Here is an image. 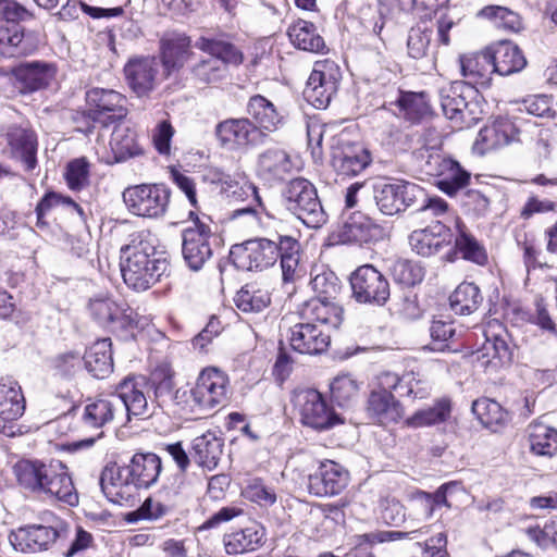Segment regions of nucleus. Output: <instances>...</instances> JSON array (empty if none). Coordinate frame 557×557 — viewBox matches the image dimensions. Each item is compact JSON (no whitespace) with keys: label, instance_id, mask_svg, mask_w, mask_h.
I'll list each match as a JSON object with an SVG mask.
<instances>
[{"label":"nucleus","instance_id":"f257e3e1","mask_svg":"<svg viewBox=\"0 0 557 557\" xmlns=\"http://www.w3.org/2000/svg\"><path fill=\"white\" fill-rule=\"evenodd\" d=\"M146 386L147 382L143 376L125 377L109 397L96 399L84 407L81 417L83 426L99 430L112 421L125 425L133 417H150L153 411L145 394Z\"/></svg>","mask_w":557,"mask_h":557},{"label":"nucleus","instance_id":"f03ea898","mask_svg":"<svg viewBox=\"0 0 557 557\" xmlns=\"http://www.w3.org/2000/svg\"><path fill=\"white\" fill-rule=\"evenodd\" d=\"M169 262L147 240H133L121 249V272L125 284L146 290L166 273Z\"/></svg>","mask_w":557,"mask_h":557},{"label":"nucleus","instance_id":"7ed1b4c3","mask_svg":"<svg viewBox=\"0 0 557 557\" xmlns=\"http://www.w3.org/2000/svg\"><path fill=\"white\" fill-rule=\"evenodd\" d=\"M283 203L305 225L318 228L326 222V213L314 185L304 177L289 181L282 191Z\"/></svg>","mask_w":557,"mask_h":557},{"label":"nucleus","instance_id":"20e7f679","mask_svg":"<svg viewBox=\"0 0 557 557\" xmlns=\"http://www.w3.org/2000/svg\"><path fill=\"white\" fill-rule=\"evenodd\" d=\"M292 403L302 425L315 431H326L344 423L325 397L314 388H297Z\"/></svg>","mask_w":557,"mask_h":557},{"label":"nucleus","instance_id":"39448f33","mask_svg":"<svg viewBox=\"0 0 557 557\" xmlns=\"http://www.w3.org/2000/svg\"><path fill=\"white\" fill-rule=\"evenodd\" d=\"M122 196L131 213L158 219L168 210L171 191L161 184H140L127 187Z\"/></svg>","mask_w":557,"mask_h":557},{"label":"nucleus","instance_id":"423d86ee","mask_svg":"<svg viewBox=\"0 0 557 557\" xmlns=\"http://www.w3.org/2000/svg\"><path fill=\"white\" fill-rule=\"evenodd\" d=\"M373 197L377 209L386 215L404 211L424 198V189L416 183L396 181L374 186Z\"/></svg>","mask_w":557,"mask_h":557},{"label":"nucleus","instance_id":"0eeeda50","mask_svg":"<svg viewBox=\"0 0 557 557\" xmlns=\"http://www.w3.org/2000/svg\"><path fill=\"white\" fill-rule=\"evenodd\" d=\"M237 268L246 271H262L274 265L280 256L278 237H257L237 245L231 251Z\"/></svg>","mask_w":557,"mask_h":557},{"label":"nucleus","instance_id":"6e6552de","mask_svg":"<svg viewBox=\"0 0 557 557\" xmlns=\"http://www.w3.org/2000/svg\"><path fill=\"white\" fill-rule=\"evenodd\" d=\"M352 297L359 304L383 306L391 296L387 278L372 264L357 268L350 275Z\"/></svg>","mask_w":557,"mask_h":557},{"label":"nucleus","instance_id":"1a4fd4ad","mask_svg":"<svg viewBox=\"0 0 557 557\" xmlns=\"http://www.w3.org/2000/svg\"><path fill=\"white\" fill-rule=\"evenodd\" d=\"M228 377L214 367L205 368L198 375L190 397L200 409H213L227 401Z\"/></svg>","mask_w":557,"mask_h":557},{"label":"nucleus","instance_id":"9d476101","mask_svg":"<svg viewBox=\"0 0 557 557\" xmlns=\"http://www.w3.org/2000/svg\"><path fill=\"white\" fill-rule=\"evenodd\" d=\"M86 102L88 116L104 127L127 115L126 98L113 89L91 88L86 92Z\"/></svg>","mask_w":557,"mask_h":557},{"label":"nucleus","instance_id":"9b49d317","mask_svg":"<svg viewBox=\"0 0 557 557\" xmlns=\"http://www.w3.org/2000/svg\"><path fill=\"white\" fill-rule=\"evenodd\" d=\"M476 94V88L462 81L451 82L441 87L438 96L445 116L458 125L466 123L467 117L471 119L473 114L471 101Z\"/></svg>","mask_w":557,"mask_h":557},{"label":"nucleus","instance_id":"f8f14e48","mask_svg":"<svg viewBox=\"0 0 557 557\" xmlns=\"http://www.w3.org/2000/svg\"><path fill=\"white\" fill-rule=\"evenodd\" d=\"M189 218L195 219V226L183 231L182 252L188 268L193 271H198L212 256L209 244L211 228L209 225L200 222L193 211L189 212Z\"/></svg>","mask_w":557,"mask_h":557},{"label":"nucleus","instance_id":"ddd939ff","mask_svg":"<svg viewBox=\"0 0 557 557\" xmlns=\"http://www.w3.org/2000/svg\"><path fill=\"white\" fill-rule=\"evenodd\" d=\"M222 147L236 150L262 144L265 134L248 117L227 119L215 127Z\"/></svg>","mask_w":557,"mask_h":557},{"label":"nucleus","instance_id":"4468645a","mask_svg":"<svg viewBox=\"0 0 557 557\" xmlns=\"http://www.w3.org/2000/svg\"><path fill=\"white\" fill-rule=\"evenodd\" d=\"M89 311L99 324L113 330H132L139 325L137 313L126 304H119L111 297L92 298L89 301Z\"/></svg>","mask_w":557,"mask_h":557},{"label":"nucleus","instance_id":"2eb2a0df","mask_svg":"<svg viewBox=\"0 0 557 557\" xmlns=\"http://www.w3.org/2000/svg\"><path fill=\"white\" fill-rule=\"evenodd\" d=\"M5 151L11 158L20 161L28 172L37 165V136L35 132L23 125H10L2 135Z\"/></svg>","mask_w":557,"mask_h":557},{"label":"nucleus","instance_id":"dca6fc26","mask_svg":"<svg viewBox=\"0 0 557 557\" xmlns=\"http://www.w3.org/2000/svg\"><path fill=\"white\" fill-rule=\"evenodd\" d=\"M55 75V65L45 61L22 62L11 71L13 85L23 94L46 88Z\"/></svg>","mask_w":557,"mask_h":557},{"label":"nucleus","instance_id":"f3484780","mask_svg":"<svg viewBox=\"0 0 557 557\" xmlns=\"http://www.w3.org/2000/svg\"><path fill=\"white\" fill-rule=\"evenodd\" d=\"M349 482L348 471L333 460H324L308 478V490L315 496L338 495Z\"/></svg>","mask_w":557,"mask_h":557},{"label":"nucleus","instance_id":"a211bd4d","mask_svg":"<svg viewBox=\"0 0 557 557\" xmlns=\"http://www.w3.org/2000/svg\"><path fill=\"white\" fill-rule=\"evenodd\" d=\"M100 485L108 500L117 505L133 502L138 491L126 466L106 467L100 476Z\"/></svg>","mask_w":557,"mask_h":557},{"label":"nucleus","instance_id":"6ab92c4d","mask_svg":"<svg viewBox=\"0 0 557 557\" xmlns=\"http://www.w3.org/2000/svg\"><path fill=\"white\" fill-rule=\"evenodd\" d=\"M288 342L299 354L319 355L330 346L331 335L315 323L299 322L289 327Z\"/></svg>","mask_w":557,"mask_h":557},{"label":"nucleus","instance_id":"aec40b11","mask_svg":"<svg viewBox=\"0 0 557 557\" xmlns=\"http://www.w3.org/2000/svg\"><path fill=\"white\" fill-rule=\"evenodd\" d=\"M332 65L317 64L304 89L305 99L317 109H325L337 91V79L330 72Z\"/></svg>","mask_w":557,"mask_h":557},{"label":"nucleus","instance_id":"412c9836","mask_svg":"<svg viewBox=\"0 0 557 557\" xmlns=\"http://www.w3.org/2000/svg\"><path fill=\"white\" fill-rule=\"evenodd\" d=\"M371 162L369 152L359 145L337 141L332 146L331 164L337 175L356 176Z\"/></svg>","mask_w":557,"mask_h":557},{"label":"nucleus","instance_id":"4be33fe9","mask_svg":"<svg viewBox=\"0 0 557 557\" xmlns=\"http://www.w3.org/2000/svg\"><path fill=\"white\" fill-rule=\"evenodd\" d=\"M59 536L52 527L34 524L20 528L9 535V541L16 552L30 554L46 550Z\"/></svg>","mask_w":557,"mask_h":557},{"label":"nucleus","instance_id":"5701e85b","mask_svg":"<svg viewBox=\"0 0 557 557\" xmlns=\"http://www.w3.org/2000/svg\"><path fill=\"white\" fill-rule=\"evenodd\" d=\"M160 62L156 58H138L128 61L124 72L132 90L138 96H147L158 83Z\"/></svg>","mask_w":557,"mask_h":557},{"label":"nucleus","instance_id":"b1692460","mask_svg":"<svg viewBox=\"0 0 557 557\" xmlns=\"http://www.w3.org/2000/svg\"><path fill=\"white\" fill-rule=\"evenodd\" d=\"M460 73L468 84L478 89V87H488L492 82V75L495 73L491 51L467 53L459 58Z\"/></svg>","mask_w":557,"mask_h":557},{"label":"nucleus","instance_id":"393cba45","mask_svg":"<svg viewBox=\"0 0 557 557\" xmlns=\"http://www.w3.org/2000/svg\"><path fill=\"white\" fill-rule=\"evenodd\" d=\"M17 21L0 18V57H25L37 49L33 39L24 35Z\"/></svg>","mask_w":557,"mask_h":557},{"label":"nucleus","instance_id":"a878e982","mask_svg":"<svg viewBox=\"0 0 557 557\" xmlns=\"http://www.w3.org/2000/svg\"><path fill=\"white\" fill-rule=\"evenodd\" d=\"M431 160L429 163L433 162L436 169L429 173L437 176L436 186L442 191L454 196L468 185L470 173L463 170L457 161L441 156L431 157Z\"/></svg>","mask_w":557,"mask_h":557},{"label":"nucleus","instance_id":"bb28decb","mask_svg":"<svg viewBox=\"0 0 557 557\" xmlns=\"http://www.w3.org/2000/svg\"><path fill=\"white\" fill-rule=\"evenodd\" d=\"M448 243V228L441 222L416 230L409 236L411 249L423 257L437 253Z\"/></svg>","mask_w":557,"mask_h":557},{"label":"nucleus","instance_id":"cd10ccee","mask_svg":"<svg viewBox=\"0 0 557 557\" xmlns=\"http://www.w3.org/2000/svg\"><path fill=\"white\" fill-rule=\"evenodd\" d=\"M195 47L209 54L210 59L222 61L226 69L230 65L238 66L244 62L243 52L224 35L200 36L195 42Z\"/></svg>","mask_w":557,"mask_h":557},{"label":"nucleus","instance_id":"c85d7f7f","mask_svg":"<svg viewBox=\"0 0 557 557\" xmlns=\"http://www.w3.org/2000/svg\"><path fill=\"white\" fill-rule=\"evenodd\" d=\"M264 529L257 522L226 533L223 536L225 552L228 555H239L258 549L264 540Z\"/></svg>","mask_w":557,"mask_h":557},{"label":"nucleus","instance_id":"c756f323","mask_svg":"<svg viewBox=\"0 0 557 557\" xmlns=\"http://www.w3.org/2000/svg\"><path fill=\"white\" fill-rule=\"evenodd\" d=\"M512 350L502 335L486 336L482 348L476 352V361L485 370L497 371L510 364Z\"/></svg>","mask_w":557,"mask_h":557},{"label":"nucleus","instance_id":"7c9ffc66","mask_svg":"<svg viewBox=\"0 0 557 557\" xmlns=\"http://www.w3.org/2000/svg\"><path fill=\"white\" fill-rule=\"evenodd\" d=\"M367 410L370 418L382 425L396 423L403 416L399 401L391 392L385 391L371 392Z\"/></svg>","mask_w":557,"mask_h":557},{"label":"nucleus","instance_id":"2f4dec72","mask_svg":"<svg viewBox=\"0 0 557 557\" xmlns=\"http://www.w3.org/2000/svg\"><path fill=\"white\" fill-rule=\"evenodd\" d=\"M132 479L139 488H148L157 481L162 470L161 458L153 453H137L126 465Z\"/></svg>","mask_w":557,"mask_h":557},{"label":"nucleus","instance_id":"473e14b6","mask_svg":"<svg viewBox=\"0 0 557 557\" xmlns=\"http://www.w3.org/2000/svg\"><path fill=\"white\" fill-rule=\"evenodd\" d=\"M343 308L334 300L310 299L302 309L304 319L319 322L324 330L337 329L343 322Z\"/></svg>","mask_w":557,"mask_h":557},{"label":"nucleus","instance_id":"72a5a7b5","mask_svg":"<svg viewBox=\"0 0 557 557\" xmlns=\"http://www.w3.org/2000/svg\"><path fill=\"white\" fill-rule=\"evenodd\" d=\"M381 236L382 228L359 211L350 214L342 231L345 242L360 245L376 240Z\"/></svg>","mask_w":557,"mask_h":557},{"label":"nucleus","instance_id":"f704fd0d","mask_svg":"<svg viewBox=\"0 0 557 557\" xmlns=\"http://www.w3.org/2000/svg\"><path fill=\"white\" fill-rule=\"evenodd\" d=\"M491 51L495 73L507 76L520 72L527 65L521 49L511 41H500Z\"/></svg>","mask_w":557,"mask_h":557},{"label":"nucleus","instance_id":"c9c22d12","mask_svg":"<svg viewBox=\"0 0 557 557\" xmlns=\"http://www.w3.org/2000/svg\"><path fill=\"white\" fill-rule=\"evenodd\" d=\"M87 371L96 379H104L113 371V359L110 338L94 343L83 356Z\"/></svg>","mask_w":557,"mask_h":557},{"label":"nucleus","instance_id":"e433bc0d","mask_svg":"<svg viewBox=\"0 0 557 557\" xmlns=\"http://www.w3.org/2000/svg\"><path fill=\"white\" fill-rule=\"evenodd\" d=\"M247 113L262 132H274L283 122V116L276 107L261 95L250 97L247 103Z\"/></svg>","mask_w":557,"mask_h":557},{"label":"nucleus","instance_id":"4c0bfd02","mask_svg":"<svg viewBox=\"0 0 557 557\" xmlns=\"http://www.w3.org/2000/svg\"><path fill=\"white\" fill-rule=\"evenodd\" d=\"M278 245L283 281L285 283H293L304 274V270L299 264L300 244L293 236L278 235Z\"/></svg>","mask_w":557,"mask_h":557},{"label":"nucleus","instance_id":"58836bf2","mask_svg":"<svg viewBox=\"0 0 557 557\" xmlns=\"http://www.w3.org/2000/svg\"><path fill=\"white\" fill-rule=\"evenodd\" d=\"M290 42L298 49L320 53L325 49V42L311 22L298 20L287 29Z\"/></svg>","mask_w":557,"mask_h":557},{"label":"nucleus","instance_id":"ea45409f","mask_svg":"<svg viewBox=\"0 0 557 557\" xmlns=\"http://www.w3.org/2000/svg\"><path fill=\"white\" fill-rule=\"evenodd\" d=\"M162 63L170 73L181 69L189 59L190 39L185 34H172L162 40Z\"/></svg>","mask_w":557,"mask_h":557},{"label":"nucleus","instance_id":"a19ab883","mask_svg":"<svg viewBox=\"0 0 557 557\" xmlns=\"http://www.w3.org/2000/svg\"><path fill=\"white\" fill-rule=\"evenodd\" d=\"M25 410V400L21 386L14 381L0 382V418L3 421H14L21 418Z\"/></svg>","mask_w":557,"mask_h":557},{"label":"nucleus","instance_id":"79ce46f5","mask_svg":"<svg viewBox=\"0 0 557 557\" xmlns=\"http://www.w3.org/2000/svg\"><path fill=\"white\" fill-rule=\"evenodd\" d=\"M530 450L536 456L553 457L557 454V430L542 422L528 426Z\"/></svg>","mask_w":557,"mask_h":557},{"label":"nucleus","instance_id":"37998d69","mask_svg":"<svg viewBox=\"0 0 557 557\" xmlns=\"http://www.w3.org/2000/svg\"><path fill=\"white\" fill-rule=\"evenodd\" d=\"M451 413V403L448 398L437 399L433 406L416 411L406 421L411 428H425L446 422Z\"/></svg>","mask_w":557,"mask_h":557},{"label":"nucleus","instance_id":"c03bdc74","mask_svg":"<svg viewBox=\"0 0 557 557\" xmlns=\"http://www.w3.org/2000/svg\"><path fill=\"white\" fill-rule=\"evenodd\" d=\"M483 298L473 283H461L450 295V308L456 314L468 315L478 310Z\"/></svg>","mask_w":557,"mask_h":557},{"label":"nucleus","instance_id":"a18cd8bd","mask_svg":"<svg viewBox=\"0 0 557 557\" xmlns=\"http://www.w3.org/2000/svg\"><path fill=\"white\" fill-rule=\"evenodd\" d=\"M223 443L212 434L195 438L193 449L195 461L202 468L213 470L221 458Z\"/></svg>","mask_w":557,"mask_h":557},{"label":"nucleus","instance_id":"49530a36","mask_svg":"<svg viewBox=\"0 0 557 557\" xmlns=\"http://www.w3.org/2000/svg\"><path fill=\"white\" fill-rule=\"evenodd\" d=\"M110 147L116 161H123L129 157L141 153V149L136 140V133L125 124H117L110 139Z\"/></svg>","mask_w":557,"mask_h":557},{"label":"nucleus","instance_id":"de8ad7c7","mask_svg":"<svg viewBox=\"0 0 557 557\" xmlns=\"http://www.w3.org/2000/svg\"><path fill=\"white\" fill-rule=\"evenodd\" d=\"M44 496L66 503L70 506L78 503V495L73 481L62 462H60V469H57L53 479L50 481V486Z\"/></svg>","mask_w":557,"mask_h":557},{"label":"nucleus","instance_id":"09e8293b","mask_svg":"<svg viewBox=\"0 0 557 557\" xmlns=\"http://www.w3.org/2000/svg\"><path fill=\"white\" fill-rule=\"evenodd\" d=\"M258 166L263 174L281 180L290 172L292 161L284 150L272 148L259 156Z\"/></svg>","mask_w":557,"mask_h":557},{"label":"nucleus","instance_id":"8fccbe9b","mask_svg":"<svg viewBox=\"0 0 557 557\" xmlns=\"http://www.w3.org/2000/svg\"><path fill=\"white\" fill-rule=\"evenodd\" d=\"M46 465L38 460L26 459L16 462L13 470L20 486L37 494L38 488L42 487L41 479Z\"/></svg>","mask_w":557,"mask_h":557},{"label":"nucleus","instance_id":"3c124183","mask_svg":"<svg viewBox=\"0 0 557 557\" xmlns=\"http://www.w3.org/2000/svg\"><path fill=\"white\" fill-rule=\"evenodd\" d=\"M234 301L243 312H260L269 306L271 299L265 289L255 284H246L237 292Z\"/></svg>","mask_w":557,"mask_h":557},{"label":"nucleus","instance_id":"603ef678","mask_svg":"<svg viewBox=\"0 0 557 557\" xmlns=\"http://www.w3.org/2000/svg\"><path fill=\"white\" fill-rule=\"evenodd\" d=\"M191 75L200 84L213 85L227 77L228 69L225 67L222 61L207 57L193 65Z\"/></svg>","mask_w":557,"mask_h":557},{"label":"nucleus","instance_id":"864d4df0","mask_svg":"<svg viewBox=\"0 0 557 557\" xmlns=\"http://www.w3.org/2000/svg\"><path fill=\"white\" fill-rule=\"evenodd\" d=\"M173 372L168 367L156 369L150 376V386L153 389L154 401L160 408L171 407L174 391Z\"/></svg>","mask_w":557,"mask_h":557},{"label":"nucleus","instance_id":"5fc2aeb1","mask_svg":"<svg viewBox=\"0 0 557 557\" xmlns=\"http://www.w3.org/2000/svg\"><path fill=\"white\" fill-rule=\"evenodd\" d=\"M479 15L490 20L495 27L504 30L517 33L522 29L519 14L506 7L487 5L480 11Z\"/></svg>","mask_w":557,"mask_h":557},{"label":"nucleus","instance_id":"6e6d98bb","mask_svg":"<svg viewBox=\"0 0 557 557\" xmlns=\"http://www.w3.org/2000/svg\"><path fill=\"white\" fill-rule=\"evenodd\" d=\"M511 129L512 124L510 122L497 120L480 131L476 143L484 144L486 150L505 146L510 141Z\"/></svg>","mask_w":557,"mask_h":557},{"label":"nucleus","instance_id":"4d7b16f0","mask_svg":"<svg viewBox=\"0 0 557 557\" xmlns=\"http://www.w3.org/2000/svg\"><path fill=\"white\" fill-rule=\"evenodd\" d=\"M310 286L315 297L313 299L335 300L341 290V282L331 270L323 269L310 281Z\"/></svg>","mask_w":557,"mask_h":557},{"label":"nucleus","instance_id":"13d9d810","mask_svg":"<svg viewBox=\"0 0 557 557\" xmlns=\"http://www.w3.org/2000/svg\"><path fill=\"white\" fill-rule=\"evenodd\" d=\"M472 412L485 426L498 425L507 420V412L502 406L488 398H481L472 404Z\"/></svg>","mask_w":557,"mask_h":557},{"label":"nucleus","instance_id":"bf43d9fd","mask_svg":"<svg viewBox=\"0 0 557 557\" xmlns=\"http://www.w3.org/2000/svg\"><path fill=\"white\" fill-rule=\"evenodd\" d=\"M459 234L456 237L455 246L462 258L478 264H484L487 256L483 246L465 227L458 225Z\"/></svg>","mask_w":557,"mask_h":557},{"label":"nucleus","instance_id":"052dcab7","mask_svg":"<svg viewBox=\"0 0 557 557\" xmlns=\"http://www.w3.org/2000/svg\"><path fill=\"white\" fill-rule=\"evenodd\" d=\"M422 533V528L411 531H375L364 534H358L354 537L357 547L373 546L379 543L398 541L401 539H418V534Z\"/></svg>","mask_w":557,"mask_h":557},{"label":"nucleus","instance_id":"680f3d73","mask_svg":"<svg viewBox=\"0 0 557 557\" xmlns=\"http://www.w3.org/2000/svg\"><path fill=\"white\" fill-rule=\"evenodd\" d=\"M433 30L424 23L412 27L409 30L407 39V49L409 57L422 59L428 55L431 46Z\"/></svg>","mask_w":557,"mask_h":557},{"label":"nucleus","instance_id":"e2e57ef3","mask_svg":"<svg viewBox=\"0 0 557 557\" xmlns=\"http://www.w3.org/2000/svg\"><path fill=\"white\" fill-rule=\"evenodd\" d=\"M223 193L234 201H248L251 199L262 211H265L257 187L245 178H242V182H239L233 177L232 183L227 187H223Z\"/></svg>","mask_w":557,"mask_h":557},{"label":"nucleus","instance_id":"0e129e2a","mask_svg":"<svg viewBox=\"0 0 557 557\" xmlns=\"http://www.w3.org/2000/svg\"><path fill=\"white\" fill-rule=\"evenodd\" d=\"M399 96L396 101V106L405 119L416 122L423 116L428 108L421 95L416 92H403L398 91Z\"/></svg>","mask_w":557,"mask_h":557},{"label":"nucleus","instance_id":"69168bd1","mask_svg":"<svg viewBox=\"0 0 557 557\" xmlns=\"http://www.w3.org/2000/svg\"><path fill=\"white\" fill-rule=\"evenodd\" d=\"M83 366V356L77 351L60 354L52 361L55 374L66 380L74 377L78 372H81Z\"/></svg>","mask_w":557,"mask_h":557},{"label":"nucleus","instance_id":"338daca9","mask_svg":"<svg viewBox=\"0 0 557 557\" xmlns=\"http://www.w3.org/2000/svg\"><path fill=\"white\" fill-rule=\"evenodd\" d=\"M333 398L339 406H345L357 397L359 386L348 374L337 375L330 385Z\"/></svg>","mask_w":557,"mask_h":557},{"label":"nucleus","instance_id":"774afa93","mask_svg":"<svg viewBox=\"0 0 557 557\" xmlns=\"http://www.w3.org/2000/svg\"><path fill=\"white\" fill-rule=\"evenodd\" d=\"M393 275L398 283L413 286L423 280L424 271L413 261L399 259L393 265Z\"/></svg>","mask_w":557,"mask_h":557}]
</instances>
